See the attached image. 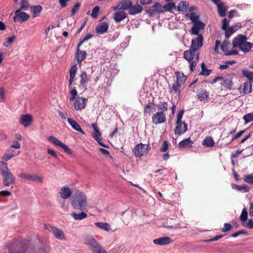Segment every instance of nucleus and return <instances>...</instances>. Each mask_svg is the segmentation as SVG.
<instances>
[{
	"label": "nucleus",
	"instance_id": "obj_42",
	"mask_svg": "<svg viewBox=\"0 0 253 253\" xmlns=\"http://www.w3.org/2000/svg\"><path fill=\"white\" fill-rule=\"evenodd\" d=\"M201 69L202 71L200 73L199 75L205 76H208L210 75L212 71L211 70L208 69L206 68V66L204 63V62H203L201 64Z\"/></svg>",
	"mask_w": 253,
	"mask_h": 253
},
{
	"label": "nucleus",
	"instance_id": "obj_41",
	"mask_svg": "<svg viewBox=\"0 0 253 253\" xmlns=\"http://www.w3.org/2000/svg\"><path fill=\"white\" fill-rule=\"evenodd\" d=\"M31 8L33 10L34 17H36L39 16L41 12L42 9V6L40 5L33 6L31 7Z\"/></svg>",
	"mask_w": 253,
	"mask_h": 253
},
{
	"label": "nucleus",
	"instance_id": "obj_55",
	"mask_svg": "<svg viewBox=\"0 0 253 253\" xmlns=\"http://www.w3.org/2000/svg\"><path fill=\"white\" fill-rule=\"evenodd\" d=\"M15 39V36H12L8 38L5 42H3V44L5 46H8L11 44Z\"/></svg>",
	"mask_w": 253,
	"mask_h": 253
},
{
	"label": "nucleus",
	"instance_id": "obj_52",
	"mask_svg": "<svg viewBox=\"0 0 253 253\" xmlns=\"http://www.w3.org/2000/svg\"><path fill=\"white\" fill-rule=\"evenodd\" d=\"M100 11V8L98 6H95L92 10L90 14L91 16L93 18H96L98 15Z\"/></svg>",
	"mask_w": 253,
	"mask_h": 253
},
{
	"label": "nucleus",
	"instance_id": "obj_43",
	"mask_svg": "<svg viewBox=\"0 0 253 253\" xmlns=\"http://www.w3.org/2000/svg\"><path fill=\"white\" fill-rule=\"evenodd\" d=\"M242 74L244 77H246L250 82H253V72L243 69L242 70Z\"/></svg>",
	"mask_w": 253,
	"mask_h": 253
},
{
	"label": "nucleus",
	"instance_id": "obj_63",
	"mask_svg": "<svg viewBox=\"0 0 253 253\" xmlns=\"http://www.w3.org/2000/svg\"><path fill=\"white\" fill-rule=\"evenodd\" d=\"M232 228V226L230 223H225L224 224V227L221 229L223 232H226L230 231Z\"/></svg>",
	"mask_w": 253,
	"mask_h": 253
},
{
	"label": "nucleus",
	"instance_id": "obj_16",
	"mask_svg": "<svg viewBox=\"0 0 253 253\" xmlns=\"http://www.w3.org/2000/svg\"><path fill=\"white\" fill-rule=\"evenodd\" d=\"M247 40V37L242 34L238 35L235 37L232 41V44L233 47H238L246 41Z\"/></svg>",
	"mask_w": 253,
	"mask_h": 253
},
{
	"label": "nucleus",
	"instance_id": "obj_58",
	"mask_svg": "<svg viewBox=\"0 0 253 253\" xmlns=\"http://www.w3.org/2000/svg\"><path fill=\"white\" fill-rule=\"evenodd\" d=\"M244 181L250 184H253V175L251 174L246 175L244 177Z\"/></svg>",
	"mask_w": 253,
	"mask_h": 253
},
{
	"label": "nucleus",
	"instance_id": "obj_62",
	"mask_svg": "<svg viewBox=\"0 0 253 253\" xmlns=\"http://www.w3.org/2000/svg\"><path fill=\"white\" fill-rule=\"evenodd\" d=\"M92 37L93 35L91 34H87L83 39L80 40V42L78 43L79 45H82L85 41L89 40Z\"/></svg>",
	"mask_w": 253,
	"mask_h": 253
},
{
	"label": "nucleus",
	"instance_id": "obj_4",
	"mask_svg": "<svg viewBox=\"0 0 253 253\" xmlns=\"http://www.w3.org/2000/svg\"><path fill=\"white\" fill-rule=\"evenodd\" d=\"M1 174L2 178V184L4 187L9 186L15 183V177L10 171L3 172Z\"/></svg>",
	"mask_w": 253,
	"mask_h": 253
},
{
	"label": "nucleus",
	"instance_id": "obj_57",
	"mask_svg": "<svg viewBox=\"0 0 253 253\" xmlns=\"http://www.w3.org/2000/svg\"><path fill=\"white\" fill-rule=\"evenodd\" d=\"M81 3L80 2H77L76 3H75L74 7L71 10V16H73L75 14L77 11L79 9Z\"/></svg>",
	"mask_w": 253,
	"mask_h": 253
},
{
	"label": "nucleus",
	"instance_id": "obj_36",
	"mask_svg": "<svg viewBox=\"0 0 253 253\" xmlns=\"http://www.w3.org/2000/svg\"><path fill=\"white\" fill-rule=\"evenodd\" d=\"M217 5L218 12L219 14L221 17H224L226 14V8L223 2H220Z\"/></svg>",
	"mask_w": 253,
	"mask_h": 253
},
{
	"label": "nucleus",
	"instance_id": "obj_37",
	"mask_svg": "<svg viewBox=\"0 0 253 253\" xmlns=\"http://www.w3.org/2000/svg\"><path fill=\"white\" fill-rule=\"evenodd\" d=\"M71 216L77 220H80L83 219L85 218L87 215V214L84 212L83 211L79 213H77L76 212H73L71 213Z\"/></svg>",
	"mask_w": 253,
	"mask_h": 253
},
{
	"label": "nucleus",
	"instance_id": "obj_13",
	"mask_svg": "<svg viewBox=\"0 0 253 253\" xmlns=\"http://www.w3.org/2000/svg\"><path fill=\"white\" fill-rule=\"evenodd\" d=\"M205 27V24L202 21H198L193 23V26L191 28L190 33L191 35H198L200 30L204 29Z\"/></svg>",
	"mask_w": 253,
	"mask_h": 253
},
{
	"label": "nucleus",
	"instance_id": "obj_22",
	"mask_svg": "<svg viewBox=\"0 0 253 253\" xmlns=\"http://www.w3.org/2000/svg\"><path fill=\"white\" fill-rule=\"evenodd\" d=\"M50 231L53 234L54 236L58 239L60 240H63L64 239V234L63 231L61 229H59L57 227L53 226H50Z\"/></svg>",
	"mask_w": 253,
	"mask_h": 253
},
{
	"label": "nucleus",
	"instance_id": "obj_15",
	"mask_svg": "<svg viewBox=\"0 0 253 253\" xmlns=\"http://www.w3.org/2000/svg\"><path fill=\"white\" fill-rule=\"evenodd\" d=\"M187 130V125L185 122H180L176 124L174 129V133L176 135H180L185 133Z\"/></svg>",
	"mask_w": 253,
	"mask_h": 253
},
{
	"label": "nucleus",
	"instance_id": "obj_31",
	"mask_svg": "<svg viewBox=\"0 0 253 253\" xmlns=\"http://www.w3.org/2000/svg\"><path fill=\"white\" fill-rule=\"evenodd\" d=\"M231 187L233 189H236L239 191H242L244 193L248 192L250 191V188L246 185H238L235 184H231Z\"/></svg>",
	"mask_w": 253,
	"mask_h": 253
},
{
	"label": "nucleus",
	"instance_id": "obj_25",
	"mask_svg": "<svg viewBox=\"0 0 253 253\" xmlns=\"http://www.w3.org/2000/svg\"><path fill=\"white\" fill-rule=\"evenodd\" d=\"M108 24L105 22H101L95 28L96 33L98 34H102L108 29Z\"/></svg>",
	"mask_w": 253,
	"mask_h": 253
},
{
	"label": "nucleus",
	"instance_id": "obj_51",
	"mask_svg": "<svg viewBox=\"0 0 253 253\" xmlns=\"http://www.w3.org/2000/svg\"><path fill=\"white\" fill-rule=\"evenodd\" d=\"M176 6L174 2H169L167 4L165 5L163 8L165 9V11H171L172 9H175Z\"/></svg>",
	"mask_w": 253,
	"mask_h": 253
},
{
	"label": "nucleus",
	"instance_id": "obj_49",
	"mask_svg": "<svg viewBox=\"0 0 253 253\" xmlns=\"http://www.w3.org/2000/svg\"><path fill=\"white\" fill-rule=\"evenodd\" d=\"M0 170L1 173L3 172L10 171L7 167V164L5 162L3 161H0Z\"/></svg>",
	"mask_w": 253,
	"mask_h": 253
},
{
	"label": "nucleus",
	"instance_id": "obj_17",
	"mask_svg": "<svg viewBox=\"0 0 253 253\" xmlns=\"http://www.w3.org/2000/svg\"><path fill=\"white\" fill-rule=\"evenodd\" d=\"M19 122L24 127H27L33 122L32 116L30 114L22 115L19 119Z\"/></svg>",
	"mask_w": 253,
	"mask_h": 253
},
{
	"label": "nucleus",
	"instance_id": "obj_24",
	"mask_svg": "<svg viewBox=\"0 0 253 253\" xmlns=\"http://www.w3.org/2000/svg\"><path fill=\"white\" fill-rule=\"evenodd\" d=\"M127 17L126 13L123 10L116 11L114 14V19L116 23H119Z\"/></svg>",
	"mask_w": 253,
	"mask_h": 253
},
{
	"label": "nucleus",
	"instance_id": "obj_56",
	"mask_svg": "<svg viewBox=\"0 0 253 253\" xmlns=\"http://www.w3.org/2000/svg\"><path fill=\"white\" fill-rule=\"evenodd\" d=\"M172 221V219L171 218L169 219V220H168L166 224L164 225V226L168 228H173L175 229L178 227V225L177 224H170L171 221Z\"/></svg>",
	"mask_w": 253,
	"mask_h": 253
},
{
	"label": "nucleus",
	"instance_id": "obj_34",
	"mask_svg": "<svg viewBox=\"0 0 253 253\" xmlns=\"http://www.w3.org/2000/svg\"><path fill=\"white\" fill-rule=\"evenodd\" d=\"M221 81H222L221 83V85L227 89L231 90L232 88L233 83L231 79H225L223 78Z\"/></svg>",
	"mask_w": 253,
	"mask_h": 253
},
{
	"label": "nucleus",
	"instance_id": "obj_38",
	"mask_svg": "<svg viewBox=\"0 0 253 253\" xmlns=\"http://www.w3.org/2000/svg\"><path fill=\"white\" fill-rule=\"evenodd\" d=\"M214 144L213 138L211 136L206 137L203 142V145L208 147H212Z\"/></svg>",
	"mask_w": 253,
	"mask_h": 253
},
{
	"label": "nucleus",
	"instance_id": "obj_6",
	"mask_svg": "<svg viewBox=\"0 0 253 253\" xmlns=\"http://www.w3.org/2000/svg\"><path fill=\"white\" fill-rule=\"evenodd\" d=\"M47 139L55 146H59L62 148L65 152L70 154L72 153L71 150L66 145L62 143L55 137L50 135L47 137Z\"/></svg>",
	"mask_w": 253,
	"mask_h": 253
},
{
	"label": "nucleus",
	"instance_id": "obj_29",
	"mask_svg": "<svg viewBox=\"0 0 253 253\" xmlns=\"http://www.w3.org/2000/svg\"><path fill=\"white\" fill-rule=\"evenodd\" d=\"M77 70V66L76 65H73L70 69V79L69 80V86H71L74 81V79Z\"/></svg>",
	"mask_w": 253,
	"mask_h": 253
},
{
	"label": "nucleus",
	"instance_id": "obj_21",
	"mask_svg": "<svg viewBox=\"0 0 253 253\" xmlns=\"http://www.w3.org/2000/svg\"><path fill=\"white\" fill-rule=\"evenodd\" d=\"M172 240L168 236L160 237L153 240V243L155 245L164 246L170 244Z\"/></svg>",
	"mask_w": 253,
	"mask_h": 253
},
{
	"label": "nucleus",
	"instance_id": "obj_32",
	"mask_svg": "<svg viewBox=\"0 0 253 253\" xmlns=\"http://www.w3.org/2000/svg\"><path fill=\"white\" fill-rule=\"evenodd\" d=\"M175 75L176 78V82L182 85L185 82L187 77L182 72L179 71L175 73Z\"/></svg>",
	"mask_w": 253,
	"mask_h": 253
},
{
	"label": "nucleus",
	"instance_id": "obj_39",
	"mask_svg": "<svg viewBox=\"0 0 253 253\" xmlns=\"http://www.w3.org/2000/svg\"><path fill=\"white\" fill-rule=\"evenodd\" d=\"M154 107H155V104H154V102L149 101L144 107V114H150L152 112V110L154 108Z\"/></svg>",
	"mask_w": 253,
	"mask_h": 253
},
{
	"label": "nucleus",
	"instance_id": "obj_19",
	"mask_svg": "<svg viewBox=\"0 0 253 253\" xmlns=\"http://www.w3.org/2000/svg\"><path fill=\"white\" fill-rule=\"evenodd\" d=\"M198 99L201 101H208L209 98V92L204 88H200L197 91Z\"/></svg>",
	"mask_w": 253,
	"mask_h": 253
},
{
	"label": "nucleus",
	"instance_id": "obj_47",
	"mask_svg": "<svg viewBox=\"0 0 253 253\" xmlns=\"http://www.w3.org/2000/svg\"><path fill=\"white\" fill-rule=\"evenodd\" d=\"M19 153H17L16 155L13 153V152L9 153H5L1 157V159L4 161H8L12 158L16 156V155H18Z\"/></svg>",
	"mask_w": 253,
	"mask_h": 253
},
{
	"label": "nucleus",
	"instance_id": "obj_33",
	"mask_svg": "<svg viewBox=\"0 0 253 253\" xmlns=\"http://www.w3.org/2000/svg\"><path fill=\"white\" fill-rule=\"evenodd\" d=\"M94 224L98 228L105 231H109L111 229V225L106 222H97Z\"/></svg>",
	"mask_w": 253,
	"mask_h": 253
},
{
	"label": "nucleus",
	"instance_id": "obj_30",
	"mask_svg": "<svg viewBox=\"0 0 253 253\" xmlns=\"http://www.w3.org/2000/svg\"><path fill=\"white\" fill-rule=\"evenodd\" d=\"M253 47V44L250 42H247L246 41L241 45L240 46V49L244 52H248Z\"/></svg>",
	"mask_w": 253,
	"mask_h": 253
},
{
	"label": "nucleus",
	"instance_id": "obj_53",
	"mask_svg": "<svg viewBox=\"0 0 253 253\" xmlns=\"http://www.w3.org/2000/svg\"><path fill=\"white\" fill-rule=\"evenodd\" d=\"M243 119L245 121V124H248L253 120V113H250L245 115L243 117Z\"/></svg>",
	"mask_w": 253,
	"mask_h": 253
},
{
	"label": "nucleus",
	"instance_id": "obj_60",
	"mask_svg": "<svg viewBox=\"0 0 253 253\" xmlns=\"http://www.w3.org/2000/svg\"><path fill=\"white\" fill-rule=\"evenodd\" d=\"M183 114H184V111H183V110H181L178 112V113L177 114V116H176V124H178L180 122H183L181 120H182Z\"/></svg>",
	"mask_w": 253,
	"mask_h": 253
},
{
	"label": "nucleus",
	"instance_id": "obj_14",
	"mask_svg": "<svg viewBox=\"0 0 253 253\" xmlns=\"http://www.w3.org/2000/svg\"><path fill=\"white\" fill-rule=\"evenodd\" d=\"M238 90L242 94H249L252 92V84L250 82H247L244 84H241Z\"/></svg>",
	"mask_w": 253,
	"mask_h": 253
},
{
	"label": "nucleus",
	"instance_id": "obj_20",
	"mask_svg": "<svg viewBox=\"0 0 253 253\" xmlns=\"http://www.w3.org/2000/svg\"><path fill=\"white\" fill-rule=\"evenodd\" d=\"M15 16L13 18L15 22L19 21L20 22H24L28 20L30 16L25 12L20 11L19 13H15Z\"/></svg>",
	"mask_w": 253,
	"mask_h": 253
},
{
	"label": "nucleus",
	"instance_id": "obj_64",
	"mask_svg": "<svg viewBox=\"0 0 253 253\" xmlns=\"http://www.w3.org/2000/svg\"><path fill=\"white\" fill-rule=\"evenodd\" d=\"M229 22L226 18H224L222 22V29L223 30H226L229 26Z\"/></svg>",
	"mask_w": 253,
	"mask_h": 253
},
{
	"label": "nucleus",
	"instance_id": "obj_54",
	"mask_svg": "<svg viewBox=\"0 0 253 253\" xmlns=\"http://www.w3.org/2000/svg\"><path fill=\"white\" fill-rule=\"evenodd\" d=\"M229 44V42L226 41H224L222 44L221 43L220 48L225 54V52H228V49Z\"/></svg>",
	"mask_w": 253,
	"mask_h": 253
},
{
	"label": "nucleus",
	"instance_id": "obj_46",
	"mask_svg": "<svg viewBox=\"0 0 253 253\" xmlns=\"http://www.w3.org/2000/svg\"><path fill=\"white\" fill-rule=\"evenodd\" d=\"M237 26H231L225 31V36L227 38H229L237 30Z\"/></svg>",
	"mask_w": 253,
	"mask_h": 253
},
{
	"label": "nucleus",
	"instance_id": "obj_9",
	"mask_svg": "<svg viewBox=\"0 0 253 253\" xmlns=\"http://www.w3.org/2000/svg\"><path fill=\"white\" fill-rule=\"evenodd\" d=\"M85 243L94 253L100 247V245L93 237L88 236L85 239Z\"/></svg>",
	"mask_w": 253,
	"mask_h": 253
},
{
	"label": "nucleus",
	"instance_id": "obj_11",
	"mask_svg": "<svg viewBox=\"0 0 253 253\" xmlns=\"http://www.w3.org/2000/svg\"><path fill=\"white\" fill-rule=\"evenodd\" d=\"M148 146L139 143L137 144L134 148V153L136 157H140L147 152Z\"/></svg>",
	"mask_w": 253,
	"mask_h": 253
},
{
	"label": "nucleus",
	"instance_id": "obj_45",
	"mask_svg": "<svg viewBox=\"0 0 253 253\" xmlns=\"http://www.w3.org/2000/svg\"><path fill=\"white\" fill-rule=\"evenodd\" d=\"M187 16L189 17L193 23L199 21V15L195 12H191L189 15L187 14Z\"/></svg>",
	"mask_w": 253,
	"mask_h": 253
},
{
	"label": "nucleus",
	"instance_id": "obj_28",
	"mask_svg": "<svg viewBox=\"0 0 253 253\" xmlns=\"http://www.w3.org/2000/svg\"><path fill=\"white\" fill-rule=\"evenodd\" d=\"M67 121L72 127L75 130L81 132L82 134H84V132L81 128L80 125L74 119L68 118Z\"/></svg>",
	"mask_w": 253,
	"mask_h": 253
},
{
	"label": "nucleus",
	"instance_id": "obj_40",
	"mask_svg": "<svg viewBox=\"0 0 253 253\" xmlns=\"http://www.w3.org/2000/svg\"><path fill=\"white\" fill-rule=\"evenodd\" d=\"M189 3L186 1H181L179 3L178 5L177 6V10L179 11H186L189 7Z\"/></svg>",
	"mask_w": 253,
	"mask_h": 253
},
{
	"label": "nucleus",
	"instance_id": "obj_59",
	"mask_svg": "<svg viewBox=\"0 0 253 253\" xmlns=\"http://www.w3.org/2000/svg\"><path fill=\"white\" fill-rule=\"evenodd\" d=\"M242 224L249 229H253V220L252 219H248L245 223L243 222Z\"/></svg>",
	"mask_w": 253,
	"mask_h": 253
},
{
	"label": "nucleus",
	"instance_id": "obj_44",
	"mask_svg": "<svg viewBox=\"0 0 253 253\" xmlns=\"http://www.w3.org/2000/svg\"><path fill=\"white\" fill-rule=\"evenodd\" d=\"M157 107L159 112H162L165 113V112L168 111V103L167 102H161L157 105Z\"/></svg>",
	"mask_w": 253,
	"mask_h": 253
},
{
	"label": "nucleus",
	"instance_id": "obj_26",
	"mask_svg": "<svg viewBox=\"0 0 253 253\" xmlns=\"http://www.w3.org/2000/svg\"><path fill=\"white\" fill-rule=\"evenodd\" d=\"M194 142L191 139L190 137L186 138L181 141L178 144L179 149L188 148L192 146Z\"/></svg>",
	"mask_w": 253,
	"mask_h": 253
},
{
	"label": "nucleus",
	"instance_id": "obj_23",
	"mask_svg": "<svg viewBox=\"0 0 253 253\" xmlns=\"http://www.w3.org/2000/svg\"><path fill=\"white\" fill-rule=\"evenodd\" d=\"M143 9V7L140 4L137 3L136 4L133 5L132 3L128 13L130 15H135L140 13Z\"/></svg>",
	"mask_w": 253,
	"mask_h": 253
},
{
	"label": "nucleus",
	"instance_id": "obj_61",
	"mask_svg": "<svg viewBox=\"0 0 253 253\" xmlns=\"http://www.w3.org/2000/svg\"><path fill=\"white\" fill-rule=\"evenodd\" d=\"M169 149V142L165 140L164 141L162 146L160 148V151L161 152H166Z\"/></svg>",
	"mask_w": 253,
	"mask_h": 253
},
{
	"label": "nucleus",
	"instance_id": "obj_12",
	"mask_svg": "<svg viewBox=\"0 0 253 253\" xmlns=\"http://www.w3.org/2000/svg\"><path fill=\"white\" fill-rule=\"evenodd\" d=\"M162 9L161 4L158 2H156L146 10V12L151 16H155L157 13L163 12L164 10Z\"/></svg>",
	"mask_w": 253,
	"mask_h": 253
},
{
	"label": "nucleus",
	"instance_id": "obj_5",
	"mask_svg": "<svg viewBox=\"0 0 253 253\" xmlns=\"http://www.w3.org/2000/svg\"><path fill=\"white\" fill-rule=\"evenodd\" d=\"M18 177L21 179L30 180L34 182L42 183L43 182V177L36 175L35 174H30L28 173L22 172L18 174Z\"/></svg>",
	"mask_w": 253,
	"mask_h": 253
},
{
	"label": "nucleus",
	"instance_id": "obj_48",
	"mask_svg": "<svg viewBox=\"0 0 253 253\" xmlns=\"http://www.w3.org/2000/svg\"><path fill=\"white\" fill-rule=\"evenodd\" d=\"M29 7L27 0H22L21 1L20 8L16 11V13H19L21 10L26 9Z\"/></svg>",
	"mask_w": 253,
	"mask_h": 253
},
{
	"label": "nucleus",
	"instance_id": "obj_1",
	"mask_svg": "<svg viewBox=\"0 0 253 253\" xmlns=\"http://www.w3.org/2000/svg\"><path fill=\"white\" fill-rule=\"evenodd\" d=\"M71 205L75 210L84 211L87 206V198L82 191L77 190L72 197Z\"/></svg>",
	"mask_w": 253,
	"mask_h": 253
},
{
	"label": "nucleus",
	"instance_id": "obj_27",
	"mask_svg": "<svg viewBox=\"0 0 253 253\" xmlns=\"http://www.w3.org/2000/svg\"><path fill=\"white\" fill-rule=\"evenodd\" d=\"M59 194L61 198L63 199H67L71 196L72 191L67 187H62L60 189Z\"/></svg>",
	"mask_w": 253,
	"mask_h": 253
},
{
	"label": "nucleus",
	"instance_id": "obj_7",
	"mask_svg": "<svg viewBox=\"0 0 253 253\" xmlns=\"http://www.w3.org/2000/svg\"><path fill=\"white\" fill-rule=\"evenodd\" d=\"M197 35V37H195L192 39L190 47L192 48V49L199 50L203 45L204 37L201 34Z\"/></svg>",
	"mask_w": 253,
	"mask_h": 253
},
{
	"label": "nucleus",
	"instance_id": "obj_8",
	"mask_svg": "<svg viewBox=\"0 0 253 253\" xmlns=\"http://www.w3.org/2000/svg\"><path fill=\"white\" fill-rule=\"evenodd\" d=\"M80 81L79 85V88L85 91L87 89V85L89 82V79L87 76L85 71H82L80 75Z\"/></svg>",
	"mask_w": 253,
	"mask_h": 253
},
{
	"label": "nucleus",
	"instance_id": "obj_2",
	"mask_svg": "<svg viewBox=\"0 0 253 253\" xmlns=\"http://www.w3.org/2000/svg\"><path fill=\"white\" fill-rule=\"evenodd\" d=\"M70 97V101L74 102V109L76 111H82L84 109L87 102V99L83 97H77L78 92L76 89L74 87L69 92Z\"/></svg>",
	"mask_w": 253,
	"mask_h": 253
},
{
	"label": "nucleus",
	"instance_id": "obj_50",
	"mask_svg": "<svg viewBox=\"0 0 253 253\" xmlns=\"http://www.w3.org/2000/svg\"><path fill=\"white\" fill-rule=\"evenodd\" d=\"M248 218V212L247 210L245 208L242 210V213L240 216V219L241 221L242 224L247 221Z\"/></svg>",
	"mask_w": 253,
	"mask_h": 253
},
{
	"label": "nucleus",
	"instance_id": "obj_18",
	"mask_svg": "<svg viewBox=\"0 0 253 253\" xmlns=\"http://www.w3.org/2000/svg\"><path fill=\"white\" fill-rule=\"evenodd\" d=\"M78 44L76 53L75 54V58L77 60V62L81 64L86 57V52L85 51H83L80 49V46Z\"/></svg>",
	"mask_w": 253,
	"mask_h": 253
},
{
	"label": "nucleus",
	"instance_id": "obj_3",
	"mask_svg": "<svg viewBox=\"0 0 253 253\" xmlns=\"http://www.w3.org/2000/svg\"><path fill=\"white\" fill-rule=\"evenodd\" d=\"M183 57L189 63L190 71L193 72L199 60L200 53L199 51L190 47L189 49L184 51Z\"/></svg>",
	"mask_w": 253,
	"mask_h": 253
},
{
	"label": "nucleus",
	"instance_id": "obj_35",
	"mask_svg": "<svg viewBox=\"0 0 253 253\" xmlns=\"http://www.w3.org/2000/svg\"><path fill=\"white\" fill-rule=\"evenodd\" d=\"M132 1L129 0H123L120 3V7L119 9L129 10L130 7L131 6Z\"/></svg>",
	"mask_w": 253,
	"mask_h": 253
},
{
	"label": "nucleus",
	"instance_id": "obj_10",
	"mask_svg": "<svg viewBox=\"0 0 253 253\" xmlns=\"http://www.w3.org/2000/svg\"><path fill=\"white\" fill-rule=\"evenodd\" d=\"M152 121L155 125L160 124L166 121V114L162 112H158L153 114Z\"/></svg>",
	"mask_w": 253,
	"mask_h": 253
}]
</instances>
